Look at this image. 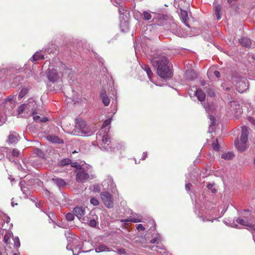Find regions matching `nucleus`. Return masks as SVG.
<instances>
[{
	"instance_id": "69168bd1",
	"label": "nucleus",
	"mask_w": 255,
	"mask_h": 255,
	"mask_svg": "<svg viewBox=\"0 0 255 255\" xmlns=\"http://www.w3.org/2000/svg\"><path fill=\"white\" fill-rule=\"evenodd\" d=\"M36 150L37 151V152H41V150L40 149H36Z\"/></svg>"
},
{
	"instance_id": "c85d7f7f",
	"label": "nucleus",
	"mask_w": 255,
	"mask_h": 255,
	"mask_svg": "<svg viewBox=\"0 0 255 255\" xmlns=\"http://www.w3.org/2000/svg\"><path fill=\"white\" fill-rule=\"evenodd\" d=\"M71 160L69 158H65L60 160L59 162V165L60 166H65L71 163Z\"/></svg>"
},
{
	"instance_id": "f03ea898",
	"label": "nucleus",
	"mask_w": 255,
	"mask_h": 255,
	"mask_svg": "<svg viewBox=\"0 0 255 255\" xmlns=\"http://www.w3.org/2000/svg\"><path fill=\"white\" fill-rule=\"evenodd\" d=\"M74 131V135L81 136L88 134L90 132V129L87 127L85 121L80 120L77 121Z\"/></svg>"
},
{
	"instance_id": "20e7f679",
	"label": "nucleus",
	"mask_w": 255,
	"mask_h": 255,
	"mask_svg": "<svg viewBox=\"0 0 255 255\" xmlns=\"http://www.w3.org/2000/svg\"><path fill=\"white\" fill-rule=\"evenodd\" d=\"M240 215L241 216L236 220L237 223H245L248 222L252 218L251 211L249 209L241 211Z\"/></svg>"
},
{
	"instance_id": "72a5a7b5",
	"label": "nucleus",
	"mask_w": 255,
	"mask_h": 255,
	"mask_svg": "<svg viewBox=\"0 0 255 255\" xmlns=\"http://www.w3.org/2000/svg\"><path fill=\"white\" fill-rule=\"evenodd\" d=\"M143 69L146 71L149 77H150L152 75V72L150 70V68L147 65H144V68H143Z\"/></svg>"
},
{
	"instance_id": "4be33fe9",
	"label": "nucleus",
	"mask_w": 255,
	"mask_h": 255,
	"mask_svg": "<svg viewBox=\"0 0 255 255\" xmlns=\"http://www.w3.org/2000/svg\"><path fill=\"white\" fill-rule=\"evenodd\" d=\"M222 9V6L219 4H216L214 7L215 14L217 17V19L219 20L221 17V11Z\"/></svg>"
},
{
	"instance_id": "3c124183",
	"label": "nucleus",
	"mask_w": 255,
	"mask_h": 255,
	"mask_svg": "<svg viewBox=\"0 0 255 255\" xmlns=\"http://www.w3.org/2000/svg\"><path fill=\"white\" fill-rule=\"evenodd\" d=\"M158 247L157 246L156 247H153L151 249L153 251H157V252H158V250L157 249Z\"/></svg>"
},
{
	"instance_id": "9b49d317",
	"label": "nucleus",
	"mask_w": 255,
	"mask_h": 255,
	"mask_svg": "<svg viewBox=\"0 0 255 255\" xmlns=\"http://www.w3.org/2000/svg\"><path fill=\"white\" fill-rule=\"evenodd\" d=\"M249 128L247 127L242 128L240 141H248Z\"/></svg>"
},
{
	"instance_id": "2f4dec72",
	"label": "nucleus",
	"mask_w": 255,
	"mask_h": 255,
	"mask_svg": "<svg viewBox=\"0 0 255 255\" xmlns=\"http://www.w3.org/2000/svg\"><path fill=\"white\" fill-rule=\"evenodd\" d=\"M65 217L68 221H72L74 218V214L68 213L66 214Z\"/></svg>"
},
{
	"instance_id": "6ab92c4d",
	"label": "nucleus",
	"mask_w": 255,
	"mask_h": 255,
	"mask_svg": "<svg viewBox=\"0 0 255 255\" xmlns=\"http://www.w3.org/2000/svg\"><path fill=\"white\" fill-rule=\"evenodd\" d=\"M37 113L35 111H33L32 114V116L33 117V120L35 122H42L45 123L48 121V119L46 117H40L39 116L36 115Z\"/></svg>"
},
{
	"instance_id": "9d476101",
	"label": "nucleus",
	"mask_w": 255,
	"mask_h": 255,
	"mask_svg": "<svg viewBox=\"0 0 255 255\" xmlns=\"http://www.w3.org/2000/svg\"><path fill=\"white\" fill-rule=\"evenodd\" d=\"M194 95L196 96L199 101L203 102L205 100L206 95L205 93L200 89L195 88Z\"/></svg>"
},
{
	"instance_id": "7c9ffc66",
	"label": "nucleus",
	"mask_w": 255,
	"mask_h": 255,
	"mask_svg": "<svg viewBox=\"0 0 255 255\" xmlns=\"http://www.w3.org/2000/svg\"><path fill=\"white\" fill-rule=\"evenodd\" d=\"M143 18L145 20H149L151 18V15L147 11H144L142 13Z\"/></svg>"
},
{
	"instance_id": "bb28decb",
	"label": "nucleus",
	"mask_w": 255,
	"mask_h": 255,
	"mask_svg": "<svg viewBox=\"0 0 255 255\" xmlns=\"http://www.w3.org/2000/svg\"><path fill=\"white\" fill-rule=\"evenodd\" d=\"M29 89L28 88L24 87L22 88L18 95V98L19 99H22L24 96L28 93Z\"/></svg>"
},
{
	"instance_id": "052dcab7",
	"label": "nucleus",
	"mask_w": 255,
	"mask_h": 255,
	"mask_svg": "<svg viewBox=\"0 0 255 255\" xmlns=\"http://www.w3.org/2000/svg\"><path fill=\"white\" fill-rule=\"evenodd\" d=\"M234 226H231L232 227H233V228H238V224H233Z\"/></svg>"
},
{
	"instance_id": "6e6552de",
	"label": "nucleus",
	"mask_w": 255,
	"mask_h": 255,
	"mask_svg": "<svg viewBox=\"0 0 255 255\" xmlns=\"http://www.w3.org/2000/svg\"><path fill=\"white\" fill-rule=\"evenodd\" d=\"M89 178V175L84 170L79 171L76 174V181L78 182H84Z\"/></svg>"
},
{
	"instance_id": "2eb2a0df",
	"label": "nucleus",
	"mask_w": 255,
	"mask_h": 255,
	"mask_svg": "<svg viewBox=\"0 0 255 255\" xmlns=\"http://www.w3.org/2000/svg\"><path fill=\"white\" fill-rule=\"evenodd\" d=\"M18 134L14 131L10 132L8 136V141L10 143H16L18 141Z\"/></svg>"
},
{
	"instance_id": "f704fd0d",
	"label": "nucleus",
	"mask_w": 255,
	"mask_h": 255,
	"mask_svg": "<svg viewBox=\"0 0 255 255\" xmlns=\"http://www.w3.org/2000/svg\"><path fill=\"white\" fill-rule=\"evenodd\" d=\"M214 184L208 183L207 185V187L209 190H210L212 193H216L217 190L214 187Z\"/></svg>"
},
{
	"instance_id": "a18cd8bd",
	"label": "nucleus",
	"mask_w": 255,
	"mask_h": 255,
	"mask_svg": "<svg viewBox=\"0 0 255 255\" xmlns=\"http://www.w3.org/2000/svg\"><path fill=\"white\" fill-rule=\"evenodd\" d=\"M191 186V184L190 183H186L185 184V189L187 190V191H189L190 189V187Z\"/></svg>"
},
{
	"instance_id": "680f3d73",
	"label": "nucleus",
	"mask_w": 255,
	"mask_h": 255,
	"mask_svg": "<svg viewBox=\"0 0 255 255\" xmlns=\"http://www.w3.org/2000/svg\"><path fill=\"white\" fill-rule=\"evenodd\" d=\"M230 88L229 87H227V88H226V90L227 91H229V90H230Z\"/></svg>"
},
{
	"instance_id": "a211bd4d",
	"label": "nucleus",
	"mask_w": 255,
	"mask_h": 255,
	"mask_svg": "<svg viewBox=\"0 0 255 255\" xmlns=\"http://www.w3.org/2000/svg\"><path fill=\"white\" fill-rule=\"evenodd\" d=\"M46 138L48 141L53 143H61L63 142V139L54 135H48Z\"/></svg>"
},
{
	"instance_id": "13d9d810",
	"label": "nucleus",
	"mask_w": 255,
	"mask_h": 255,
	"mask_svg": "<svg viewBox=\"0 0 255 255\" xmlns=\"http://www.w3.org/2000/svg\"><path fill=\"white\" fill-rule=\"evenodd\" d=\"M90 224L92 223H96L95 220L94 219L91 220L90 222Z\"/></svg>"
},
{
	"instance_id": "8fccbe9b",
	"label": "nucleus",
	"mask_w": 255,
	"mask_h": 255,
	"mask_svg": "<svg viewBox=\"0 0 255 255\" xmlns=\"http://www.w3.org/2000/svg\"><path fill=\"white\" fill-rule=\"evenodd\" d=\"M206 84V82L204 80H202L200 82V85L202 86H204Z\"/></svg>"
},
{
	"instance_id": "4468645a",
	"label": "nucleus",
	"mask_w": 255,
	"mask_h": 255,
	"mask_svg": "<svg viewBox=\"0 0 255 255\" xmlns=\"http://www.w3.org/2000/svg\"><path fill=\"white\" fill-rule=\"evenodd\" d=\"M101 98L102 100V102L105 106H108L110 102V98L107 96L106 94V91L105 90L103 89L101 91Z\"/></svg>"
},
{
	"instance_id": "473e14b6",
	"label": "nucleus",
	"mask_w": 255,
	"mask_h": 255,
	"mask_svg": "<svg viewBox=\"0 0 255 255\" xmlns=\"http://www.w3.org/2000/svg\"><path fill=\"white\" fill-rule=\"evenodd\" d=\"M11 237V234L9 232H6L4 236L3 242L5 244H8V241Z\"/></svg>"
},
{
	"instance_id": "de8ad7c7",
	"label": "nucleus",
	"mask_w": 255,
	"mask_h": 255,
	"mask_svg": "<svg viewBox=\"0 0 255 255\" xmlns=\"http://www.w3.org/2000/svg\"><path fill=\"white\" fill-rule=\"evenodd\" d=\"M147 152H143L142 157H141V159L142 160H144L147 157Z\"/></svg>"
},
{
	"instance_id": "cd10ccee",
	"label": "nucleus",
	"mask_w": 255,
	"mask_h": 255,
	"mask_svg": "<svg viewBox=\"0 0 255 255\" xmlns=\"http://www.w3.org/2000/svg\"><path fill=\"white\" fill-rule=\"evenodd\" d=\"M96 251L97 252L110 251V250H109V248L104 245L99 246L98 248L96 249Z\"/></svg>"
},
{
	"instance_id": "39448f33",
	"label": "nucleus",
	"mask_w": 255,
	"mask_h": 255,
	"mask_svg": "<svg viewBox=\"0 0 255 255\" xmlns=\"http://www.w3.org/2000/svg\"><path fill=\"white\" fill-rule=\"evenodd\" d=\"M46 75L48 80L52 83L56 81L59 78L57 70L52 66L49 67L46 72Z\"/></svg>"
},
{
	"instance_id": "f257e3e1",
	"label": "nucleus",
	"mask_w": 255,
	"mask_h": 255,
	"mask_svg": "<svg viewBox=\"0 0 255 255\" xmlns=\"http://www.w3.org/2000/svg\"><path fill=\"white\" fill-rule=\"evenodd\" d=\"M151 63L154 66L157 67L158 75L163 78L168 79L172 76V73L167 65L168 59L165 56L153 58Z\"/></svg>"
},
{
	"instance_id": "603ef678",
	"label": "nucleus",
	"mask_w": 255,
	"mask_h": 255,
	"mask_svg": "<svg viewBox=\"0 0 255 255\" xmlns=\"http://www.w3.org/2000/svg\"><path fill=\"white\" fill-rule=\"evenodd\" d=\"M101 137V133L97 134L96 138H97V140L98 139L100 140Z\"/></svg>"
},
{
	"instance_id": "a878e982",
	"label": "nucleus",
	"mask_w": 255,
	"mask_h": 255,
	"mask_svg": "<svg viewBox=\"0 0 255 255\" xmlns=\"http://www.w3.org/2000/svg\"><path fill=\"white\" fill-rule=\"evenodd\" d=\"M126 222H133V223H138V222H141V218L139 217H138L137 218H135L134 217H129L126 220Z\"/></svg>"
},
{
	"instance_id": "f8f14e48",
	"label": "nucleus",
	"mask_w": 255,
	"mask_h": 255,
	"mask_svg": "<svg viewBox=\"0 0 255 255\" xmlns=\"http://www.w3.org/2000/svg\"><path fill=\"white\" fill-rule=\"evenodd\" d=\"M101 145L105 149L108 148V146L111 143L110 138L108 135H104L102 137Z\"/></svg>"
},
{
	"instance_id": "774afa93",
	"label": "nucleus",
	"mask_w": 255,
	"mask_h": 255,
	"mask_svg": "<svg viewBox=\"0 0 255 255\" xmlns=\"http://www.w3.org/2000/svg\"><path fill=\"white\" fill-rule=\"evenodd\" d=\"M253 124L255 125V120H254Z\"/></svg>"
},
{
	"instance_id": "c9c22d12",
	"label": "nucleus",
	"mask_w": 255,
	"mask_h": 255,
	"mask_svg": "<svg viewBox=\"0 0 255 255\" xmlns=\"http://www.w3.org/2000/svg\"><path fill=\"white\" fill-rule=\"evenodd\" d=\"M160 242H161V239H160V237L158 236L155 237L154 238H153L150 241V243H152V244H154V243L158 244Z\"/></svg>"
},
{
	"instance_id": "58836bf2",
	"label": "nucleus",
	"mask_w": 255,
	"mask_h": 255,
	"mask_svg": "<svg viewBox=\"0 0 255 255\" xmlns=\"http://www.w3.org/2000/svg\"><path fill=\"white\" fill-rule=\"evenodd\" d=\"M11 153L12 155L14 157H18L19 155V152L16 149H13Z\"/></svg>"
},
{
	"instance_id": "5701e85b",
	"label": "nucleus",
	"mask_w": 255,
	"mask_h": 255,
	"mask_svg": "<svg viewBox=\"0 0 255 255\" xmlns=\"http://www.w3.org/2000/svg\"><path fill=\"white\" fill-rule=\"evenodd\" d=\"M234 157V154L231 152L224 153L222 154L221 157L225 160H231Z\"/></svg>"
},
{
	"instance_id": "338daca9",
	"label": "nucleus",
	"mask_w": 255,
	"mask_h": 255,
	"mask_svg": "<svg viewBox=\"0 0 255 255\" xmlns=\"http://www.w3.org/2000/svg\"><path fill=\"white\" fill-rule=\"evenodd\" d=\"M254 164L255 165V158H254Z\"/></svg>"
},
{
	"instance_id": "1a4fd4ad",
	"label": "nucleus",
	"mask_w": 255,
	"mask_h": 255,
	"mask_svg": "<svg viewBox=\"0 0 255 255\" xmlns=\"http://www.w3.org/2000/svg\"><path fill=\"white\" fill-rule=\"evenodd\" d=\"M248 142L240 141L239 142L238 139H237L235 141V144L237 147V148L241 152L244 151L246 150L248 147Z\"/></svg>"
},
{
	"instance_id": "0eeeda50",
	"label": "nucleus",
	"mask_w": 255,
	"mask_h": 255,
	"mask_svg": "<svg viewBox=\"0 0 255 255\" xmlns=\"http://www.w3.org/2000/svg\"><path fill=\"white\" fill-rule=\"evenodd\" d=\"M249 86L248 81L245 78H241L237 84V89L240 93L245 91Z\"/></svg>"
},
{
	"instance_id": "e433bc0d",
	"label": "nucleus",
	"mask_w": 255,
	"mask_h": 255,
	"mask_svg": "<svg viewBox=\"0 0 255 255\" xmlns=\"http://www.w3.org/2000/svg\"><path fill=\"white\" fill-rule=\"evenodd\" d=\"M212 148L215 150H218L219 149V146L218 142V140L216 139L215 142L212 144Z\"/></svg>"
},
{
	"instance_id": "b1692460",
	"label": "nucleus",
	"mask_w": 255,
	"mask_h": 255,
	"mask_svg": "<svg viewBox=\"0 0 255 255\" xmlns=\"http://www.w3.org/2000/svg\"><path fill=\"white\" fill-rule=\"evenodd\" d=\"M33 61H38L40 59H44V56L41 52H37L32 57Z\"/></svg>"
},
{
	"instance_id": "09e8293b",
	"label": "nucleus",
	"mask_w": 255,
	"mask_h": 255,
	"mask_svg": "<svg viewBox=\"0 0 255 255\" xmlns=\"http://www.w3.org/2000/svg\"><path fill=\"white\" fill-rule=\"evenodd\" d=\"M110 123V121H109V120H106L104 123V124H103V126L104 127H106V126H107L108 125H109Z\"/></svg>"
},
{
	"instance_id": "ddd939ff",
	"label": "nucleus",
	"mask_w": 255,
	"mask_h": 255,
	"mask_svg": "<svg viewBox=\"0 0 255 255\" xmlns=\"http://www.w3.org/2000/svg\"><path fill=\"white\" fill-rule=\"evenodd\" d=\"M85 209L82 207H76L73 210L74 215L80 219L85 214Z\"/></svg>"
},
{
	"instance_id": "79ce46f5",
	"label": "nucleus",
	"mask_w": 255,
	"mask_h": 255,
	"mask_svg": "<svg viewBox=\"0 0 255 255\" xmlns=\"http://www.w3.org/2000/svg\"><path fill=\"white\" fill-rule=\"evenodd\" d=\"M211 124L210 126H214L216 121L215 118L213 116H210Z\"/></svg>"
},
{
	"instance_id": "7ed1b4c3",
	"label": "nucleus",
	"mask_w": 255,
	"mask_h": 255,
	"mask_svg": "<svg viewBox=\"0 0 255 255\" xmlns=\"http://www.w3.org/2000/svg\"><path fill=\"white\" fill-rule=\"evenodd\" d=\"M101 199L104 205L109 208L113 207V198L112 195L109 192H102L101 193Z\"/></svg>"
},
{
	"instance_id": "6e6d98bb",
	"label": "nucleus",
	"mask_w": 255,
	"mask_h": 255,
	"mask_svg": "<svg viewBox=\"0 0 255 255\" xmlns=\"http://www.w3.org/2000/svg\"><path fill=\"white\" fill-rule=\"evenodd\" d=\"M204 221H210V222H213L214 221V220L213 219H207L206 220H203Z\"/></svg>"
},
{
	"instance_id": "49530a36",
	"label": "nucleus",
	"mask_w": 255,
	"mask_h": 255,
	"mask_svg": "<svg viewBox=\"0 0 255 255\" xmlns=\"http://www.w3.org/2000/svg\"><path fill=\"white\" fill-rule=\"evenodd\" d=\"M214 75L217 78H220V73L218 71H214Z\"/></svg>"
},
{
	"instance_id": "dca6fc26",
	"label": "nucleus",
	"mask_w": 255,
	"mask_h": 255,
	"mask_svg": "<svg viewBox=\"0 0 255 255\" xmlns=\"http://www.w3.org/2000/svg\"><path fill=\"white\" fill-rule=\"evenodd\" d=\"M180 17H181V18L182 19V21L183 22V23L187 26L189 27L190 26H189V25L188 24L189 18H188V15L187 11H186V10H183L181 9Z\"/></svg>"
},
{
	"instance_id": "423d86ee",
	"label": "nucleus",
	"mask_w": 255,
	"mask_h": 255,
	"mask_svg": "<svg viewBox=\"0 0 255 255\" xmlns=\"http://www.w3.org/2000/svg\"><path fill=\"white\" fill-rule=\"evenodd\" d=\"M68 241L69 244L67 245V248H70L72 250H78V252L81 250L82 243L79 238H71Z\"/></svg>"
},
{
	"instance_id": "0e129e2a",
	"label": "nucleus",
	"mask_w": 255,
	"mask_h": 255,
	"mask_svg": "<svg viewBox=\"0 0 255 255\" xmlns=\"http://www.w3.org/2000/svg\"><path fill=\"white\" fill-rule=\"evenodd\" d=\"M20 167H21V169L25 170V169H24V168H23L21 166V165H20Z\"/></svg>"
},
{
	"instance_id": "4c0bfd02",
	"label": "nucleus",
	"mask_w": 255,
	"mask_h": 255,
	"mask_svg": "<svg viewBox=\"0 0 255 255\" xmlns=\"http://www.w3.org/2000/svg\"><path fill=\"white\" fill-rule=\"evenodd\" d=\"M90 203L94 206H97L99 204V201L95 198H92L90 199Z\"/></svg>"
},
{
	"instance_id": "412c9836",
	"label": "nucleus",
	"mask_w": 255,
	"mask_h": 255,
	"mask_svg": "<svg viewBox=\"0 0 255 255\" xmlns=\"http://www.w3.org/2000/svg\"><path fill=\"white\" fill-rule=\"evenodd\" d=\"M51 180L59 187L64 186L66 185V182L62 178L55 177Z\"/></svg>"
},
{
	"instance_id": "f3484780",
	"label": "nucleus",
	"mask_w": 255,
	"mask_h": 255,
	"mask_svg": "<svg viewBox=\"0 0 255 255\" xmlns=\"http://www.w3.org/2000/svg\"><path fill=\"white\" fill-rule=\"evenodd\" d=\"M185 78L189 80H193L197 78V74L193 70H188L185 73Z\"/></svg>"
},
{
	"instance_id": "ea45409f",
	"label": "nucleus",
	"mask_w": 255,
	"mask_h": 255,
	"mask_svg": "<svg viewBox=\"0 0 255 255\" xmlns=\"http://www.w3.org/2000/svg\"><path fill=\"white\" fill-rule=\"evenodd\" d=\"M244 226H247L248 227L249 229L253 230L255 231V224H242Z\"/></svg>"
},
{
	"instance_id": "a19ab883",
	"label": "nucleus",
	"mask_w": 255,
	"mask_h": 255,
	"mask_svg": "<svg viewBox=\"0 0 255 255\" xmlns=\"http://www.w3.org/2000/svg\"><path fill=\"white\" fill-rule=\"evenodd\" d=\"M205 89H207V88L206 87ZM209 90L208 91L207 89H206V91L208 93L209 95L211 96V97H213L215 96V93L214 91V90L213 89H209Z\"/></svg>"
},
{
	"instance_id": "aec40b11",
	"label": "nucleus",
	"mask_w": 255,
	"mask_h": 255,
	"mask_svg": "<svg viewBox=\"0 0 255 255\" xmlns=\"http://www.w3.org/2000/svg\"><path fill=\"white\" fill-rule=\"evenodd\" d=\"M241 44L245 47H250L251 45V40L246 37H243L241 38L239 40Z\"/></svg>"
},
{
	"instance_id": "5fc2aeb1",
	"label": "nucleus",
	"mask_w": 255,
	"mask_h": 255,
	"mask_svg": "<svg viewBox=\"0 0 255 255\" xmlns=\"http://www.w3.org/2000/svg\"><path fill=\"white\" fill-rule=\"evenodd\" d=\"M49 64H50V62H49V61H45V62L44 63V65H43V66H45L46 65H49Z\"/></svg>"
},
{
	"instance_id": "c03bdc74",
	"label": "nucleus",
	"mask_w": 255,
	"mask_h": 255,
	"mask_svg": "<svg viewBox=\"0 0 255 255\" xmlns=\"http://www.w3.org/2000/svg\"><path fill=\"white\" fill-rule=\"evenodd\" d=\"M238 0H227L228 2L231 5L234 4V3Z\"/></svg>"
},
{
	"instance_id": "864d4df0",
	"label": "nucleus",
	"mask_w": 255,
	"mask_h": 255,
	"mask_svg": "<svg viewBox=\"0 0 255 255\" xmlns=\"http://www.w3.org/2000/svg\"><path fill=\"white\" fill-rule=\"evenodd\" d=\"M4 157V155L3 153L0 151V160L2 159Z\"/></svg>"
},
{
	"instance_id": "bf43d9fd",
	"label": "nucleus",
	"mask_w": 255,
	"mask_h": 255,
	"mask_svg": "<svg viewBox=\"0 0 255 255\" xmlns=\"http://www.w3.org/2000/svg\"><path fill=\"white\" fill-rule=\"evenodd\" d=\"M91 227L95 228L97 224H90Z\"/></svg>"
},
{
	"instance_id": "37998d69",
	"label": "nucleus",
	"mask_w": 255,
	"mask_h": 255,
	"mask_svg": "<svg viewBox=\"0 0 255 255\" xmlns=\"http://www.w3.org/2000/svg\"><path fill=\"white\" fill-rule=\"evenodd\" d=\"M136 228L138 231H143L144 230V228L142 226V224H138Z\"/></svg>"
},
{
	"instance_id": "4d7b16f0",
	"label": "nucleus",
	"mask_w": 255,
	"mask_h": 255,
	"mask_svg": "<svg viewBox=\"0 0 255 255\" xmlns=\"http://www.w3.org/2000/svg\"><path fill=\"white\" fill-rule=\"evenodd\" d=\"M77 162H74V163H73L72 164V167H77Z\"/></svg>"
},
{
	"instance_id": "c756f323",
	"label": "nucleus",
	"mask_w": 255,
	"mask_h": 255,
	"mask_svg": "<svg viewBox=\"0 0 255 255\" xmlns=\"http://www.w3.org/2000/svg\"><path fill=\"white\" fill-rule=\"evenodd\" d=\"M28 107V105L26 104H23L21 105L17 109V112L18 113V115H20L21 114L23 113L24 111L26 108H27Z\"/></svg>"
},
{
	"instance_id": "393cba45",
	"label": "nucleus",
	"mask_w": 255,
	"mask_h": 255,
	"mask_svg": "<svg viewBox=\"0 0 255 255\" xmlns=\"http://www.w3.org/2000/svg\"><path fill=\"white\" fill-rule=\"evenodd\" d=\"M0 219L2 221L1 223H8L10 221V218L7 215L2 213H1L0 216Z\"/></svg>"
},
{
	"instance_id": "e2e57ef3",
	"label": "nucleus",
	"mask_w": 255,
	"mask_h": 255,
	"mask_svg": "<svg viewBox=\"0 0 255 255\" xmlns=\"http://www.w3.org/2000/svg\"><path fill=\"white\" fill-rule=\"evenodd\" d=\"M16 246H18V247L20 246V243H19V241L18 242V243H17Z\"/></svg>"
}]
</instances>
